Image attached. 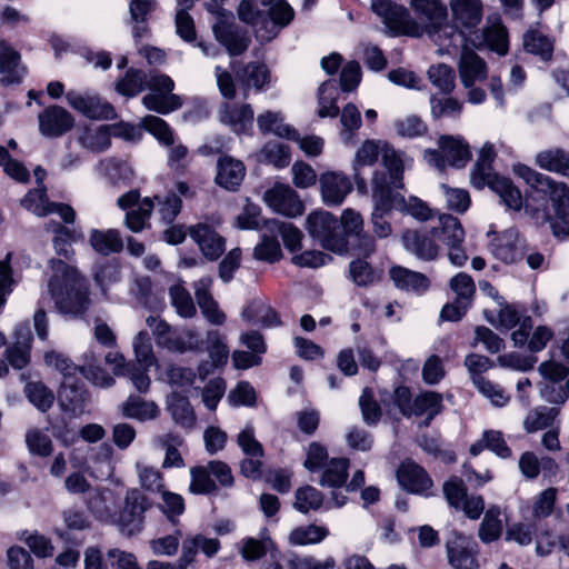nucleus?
I'll list each match as a JSON object with an SVG mask.
<instances>
[{"instance_id":"obj_1","label":"nucleus","mask_w":569,"mask_h":569,"mask_svg":"<svg viewBox=\"0 0 569 569\" xmlns=\"http://www.w3.org/2000/svg\"><path fill=\"white\" fill-rule=\"evenodd\" d=\"M449 10L451 20L447 19L442 26L441 53H450L451 49L460 46L488 48L500 56L507 53L508 34L500 20H489L483 28H479L483 17L481 0H450Z\"/></svg>"},{"instance_id":"obj_2","label":"nucleus","mask_w":569,"mask_h":569,"mask_svg":"<svg viewBox=\"0 0 569 569\" xmlns=\"http://www.w3.org/2000/svg\"><path fill=\"white\" fill-rule=\"evenodd\" d=\"M512 171L530 187V192L522 204L526 212L537 223L550 222L552 232L558 239H568V186L522 163L515 164Z\"/></svg>"},{"instance_id":"obj_3","label":"nucleus","mask_w":569,"mask_h":569,"mask_svg":"<svg viewBox=\"0 0 569 569\" xmlns=\"http://www.w3.org/2000/svg\"><path fill=\"white\" fill-rule=\"evenodd\" d=\"M82 360L83 363L77 366L63 353L54 350L44 353L46 365L62 376L58 399L64 410H76L83 402L84 392L80 385V376L100 388H108L114 383L113 378L104 369L96 366L98 356L92 350L84 352Z\"/></svg>"},{"instance_id":"obj_4","label":"nucleus","mask_w":569,"mask_h":569,"mask_svg":"<svg viewBox=\"0 0 569 569\" xmlns=\"http://www.w3.org/2000/svg\"><path fill=\"white\" fill-rule=\"evenodd\" d=\"M49 268L48 290L57 309L70 315L83 312L89 302L88 286L77 266L52 258Z\"/></svg>"},{"instance_id":"obj_5","label":"nucleus","mask_w":569,"mask_h":569,"mask_svg":"<svg viewBox=\"0 0 569 569\" xmlns=\"http://www.w3.org/2000/svg\"><path fill=\"white\" fill-rule=\"evenodd\" d=\"M267 13L258 9L253 0H242L238 8L241 21L254 28V33L261 42H268L277 37L280 29L293 19V10L284 0H259Z\"/></svg>"},{"instance_id":"obj_6","label":"nucleus","mask_w":569,"mask_h":569,"mask_svg":"<svg viewBox=\"0 0 569 569\" xmlns=\"http://www.w3.org/2000/svg\"><path fill=\"white\" fill-rule=\"evenodd\" d=\"M495 158L493 144L486 142L479 150L478 160L471 173V183L477 189L488 186L508 209L518 211L523 204L522 194L510 179L500 177L492 171L491 163Z\"/></svg>"},{"instance_id":"obj_7","label":"nucleus","mask_w":569,"mask_h":569,"mask_svg":"<svg viewBox=\"0 0 569 569\" xmlns=\"http://www.w3.org/2000/svg\"><path fill=\"white\" fill-rule=\"evenodd\" d=\"M106 497L97 493L89 500V509L102 521L116 523L122 533L132 536L141 531L144 512L149 509L150 502L147 497L137 488L127 490L124 496L123 508L120 513L114 517L103 506Z\"/></svg>"},{"instance_id":"obj_8","label":"nucleus","mask_w":569,"mask_h":569,"mask_svg":"<svg viewBox=\"0 0 569 569\" xmlns=\"http://www.w3.org/2000/svg\"><path fill=\"white\" fill-rule=\"evenodd\" d=\"M459 48L463 50L458 62V72L461 84L467 91V101L471 104H481L486 101L487 93L478 83L488 78L487 63L470 49V46Z\"/></svg>"},{"instance_id":"obj_9","label":"nucleus","mask_w":569,"mask_h":569,"mask_svg":"<svg viewBox=\"0 0 569 569\" xmlns=\"http://www.w3.org/2000/svg\"><path fill=\"white\" fill-rule=\"evenodd\" d=\"M224 1L211 0L208 4V10L216 17L212 30L216 39L231 56H239L248 49L250 39L246 31L236 26L232 12L221 8Z\"/></svg>"},{"instance_id":"obj_10","label":"nucleus","mask_w":569,"mask_h":569,"mask_svg":"<svg viewBox=\"0 0 569 569\" xmlns=\"http://www.w3.org/2000/svg\"><path fill=\"white\" fill-rule=\"evenodd\" d=\"M426 162L442 171L447 166L463 168L471 159L469 144L459 136H441L438 149H427L423 153Z\"/></svg>"},{"instance_id":"obj_11","label":"nucleus","mask_w":569,"mask_h":569,"mask_svg":"<svg viewBox=\"0 0 569 569\" xmlns=\"http://www.w3.org/2000/svg\"><path fill=\"white\" fill-rule=\"evenodd\" d=\"M307 230L325 249L336 253L347 252L348 240L332 213L323 210L311 212L307 218Z\"/></svg>"},{"instance_id":"obj_12","label":"nucleus","mask_w":569,"mask_h":569,"mask_svg":"<svg viewBox=\"0 0 569 569\" xmlns=\"http://www.w3.org/2000/svg\"><path fill=\"white\" fill-rule=\"evenodd\" d=\"M371 9L391 34L421 36V27L411 19L405 7L390 0H371Z\"/></svg>"},{"instance_id":"obj_13","label":"nucleus","mask_w":569,"mask_h":569,"mask_svg":"<svg viewBox=\"0 0 569 569\" xmlns=\"http://www.w3.org/2000/svg\"><path fill=\"white\" fill-rule=\"evenodd\" d=\"M487 320L499 330H510L518 327L511 333V339L516 347H523L526 345L528 332L532 329L530 316L527 315L523 307L518 305H506L500 308L496 319L487 317Z\"/></svg>"},{"instance_id":"obj_14","label":"nucleus","mask_w":569,"mask_h":569,"mask_svg":"<svg viewBox=\"0 0 569 569\" xmlns=\"http://www.w3.org/2000/svg\"><path fill=\"white\" fill-rule=\"evenodd\" d=\"M415 12L425 20V32L438 47L442 40V26L448 18L447 7L441 0H411Z\"/></svg>"},{"instance_id":"obj_15","label":"nucleus","mask_w":569,"mask_h":569,"mask_svg":"<svg viewBox=\"0 0 569 569\" xmlns=\"http://www.w3.org/2000/svg\"><path fill=\"white\" fill-rule=\"evenodd\" d=\"M318 181L321 200L327 206L338 207L342 204L353 189L349 176L338 170L322 172Z\"/></svg>"},{"instance_id":"obj_16","label":"nucleus","mask_w":569,"mask_h":569,"mask_svg":"<svg viewBox=\"0 0 569 569\" xmlns=\"http://www.w3.org/2000/svg\"><path fill=\"white\" fill-rule=\"evenodd\" d=\"M21 204L40 217L57 213L66 223H73L76 220L73 208L66 203L50 202L44 187H39L26 194L21 200Z\"/></svg>"},{"instance_id":"obj_17","label":"nucleus","mask_w":569,"mask_h":569,"mask_svg":"<svg viewBox=\"0 0 569 569\" xmlns=\"http://www.w3.org/2000/svg\"><path fill=\"white\" fill-rule=\"evenodd\" d=\"M266 204L274 212L287 217H297L303 213L305 206L298 193L288 184L277 183L263 194Z\"/></svg>"},{"instance_id":"obj_18","label":"nucleus","mask_w":569,"mask_h":569,"mask_svg":"<svg viewBox=\"0 0 569 569\" xmlns=\"http://www.w3.org/2000/svg\"><path fill=\"white\" fill-rule=\"evenodd\" d=\"M437 230L430 231L406 230L401 236V242L405 249L420 260H435L440 252V247L436 242Z\"/></svg>"},{"instance_id":"obj_19","label":"nucleus","mask_w":569,"mask_h":569,"mask_svg":"<svg viewBox=\"0 0 569 569\" xmlns=\"http://www.w3.org/2000/svg\"><path fill=\"white\" fill-rule=\"evenodd\" d=\"M67 102L76 111L92 119H113L117 113L112 104L94 94L69 91L66 93Z\"/></svg>"},{"instance_id":"obj_20","label":"nucleus","mask_w":569,"mask_h":569,"mask_svg":"<svg viewBox=\"0 0 569 569\" xmlns=\"http://www.w3.org/2000/svg\"><path fill=\"white\" fill-rule=\"evenodd\" d=\"M399 485L407 491L425 497L432 496L433 482L427 471L411 460L403 461L397 470Z\"/></svg>"},{"instance_id":"obj_21","label":"nucleus","mask_w":569,"mask_h":569,"mask_svg":"<svg viewBox=\"0 0 569 569\" xmlns=\"http://www.w3.org/2000/svg\"><path fill=\"white\" fill-rule=\"evenodd\" d=\"M448 561L453 569H477L476 543L467 536L455 535L447 542Z\"/></svg>"},{"instance_id":"obj_22","label":"nucleus","mask_w":569,"mask_h":569,"mask_svg":"<svg viewBox=\"0 0 569 569\" xmlns=\"http://www.w3.org/2000/svg\"><path fill=\"white\" fill-rule=\"evenodd\" d=\"M189 234L208 260H217L226 249L224 238L221 237L212 226L206 222L191 226L189 228Z\"/></svg>"},{"instance_id":"obj_23","label":"nucleus","mask_w":569,"mask_h":569,"mask_svg":"<svg viewBox=\"0 0 569 569\" xmlns=\"http://www.w3.org/2000/svg\"><path fill=\"white\" fill-rule=\"evenodd\" d=\"M218 117L221 123L228 126L233 132L247 133L252 128L254 113L250 104L224 102L220 106Z\"/></svg>"},{"instance_id":"obj_24","label":"nucleus","mask_w":569,"mask_h":569,"mask_svg":"<svg viewBox=\"0 0 569 569\" xmlns=\"http://www.w3.org/2000/svg\"><path fill=\"white\" fill-rule=\"evenodd\" d=\"M491 251L497 259L513 263L522 258L523 244L518 232L515 229H508L495 238Z\"/></svg>"},{"instance_id":"obj_25","label":"nucleus","mask_w":569,"mask_h":569,"mask_svg":"<svg viewBox=\"0 0 569 569\" xmlns=\"http://www.w3.org/2000/svg\"><path fill=\"white\" fill-rule=\"evenodd\" d=\"M220 549L221 543L217 538H209L202 533L188 535L182 541V560L190 565L196 560L199 552L207 558H212Z\"/></svg>"},{"instance_id":"obj_26","label":"nucleus","mask_w":569,"mask_h":569,"mask_svg":"<svg viewBox=\"0 0 569 569\" xmlns=\"http://www.w3.org/2000/svg\"><path fill=\"white\" fill-rule=\"evenodd\" d=\"M73 118L61 107L53 106L46 109L39 116V128L43 136L58 137L70 130Z\"/></svg>"},{"instance_id":"obj_27","label":"nucleus","mask_w":569,"mask_h":569,"mask_svg":"<svg viewBox=\"0 0 569 569\" xmlns=\"http://www.w3.org/2000/svg\"><path fill=\"white\" fill-rule=\"evenodd\" d=\"M387 142L388 141L381 139H367L356 151L351 167L359 188L361 184H365V180L359 177L360 169L373 166L379 156L382 157L385 148H387Z\"/></svg>"},{"instance_id":"obj_28","label":"nucleus","mask_w":569,"mask_h":569,"mask_svg":"<svg viewBox=\"0 0 569 569\" xmlns=\"http://www.w3.org/2000/svg\"><path fill=\"white\" fill-rule=\"evenodd\" d=\"M390 278L398 289L421 295L430 286L429 279L421 272L396 266L390 269Z\"/></svg>"},{"instance_id":"obj_29","label":"nucleus","mask_w":569,"mask_h":569,"mask_svg":"<svg viewBox=\"0 0 569 569\" xmlns=\"http://www.w3.org/2000/svg\"><path fill=\"white\" fill-rule=\"evenodd\" d=\"M246 176V168L240 160L223 157L218 161L216 182L227 189L236 190Z\"/></svg>"},{"instance_id":"obj_30","label":"nucleus","mask_w":569,"mask_h":569,"mask_svg":"<svg viewBox=\"0 0 569 569\" xmlns=\"http://www.w3.org/2000/svg\"><path fill=\"white\" fill-rule=\"evenodd\" d=\"M89 243L99 254L109 256L123 249L122 237L117 229H91Z\"/></svg>"},{"instance_id":"obj_31","label":"nucleus","mask_w":569,"mask_h":569,"mask_svg":"<svg viewBox=\"0 0 569 569\" xmlns=\"http://www.w3.org/2000/svg\"><path fill=\"white\" fill-rule=\"evenodd\" d=\"M0 73L6 84L18 83L23 76L19 52L4 41H0Z\"/></svg>"},{"instance_id":"obj_32","label":"nucleus","mask_w":569,"mask_h":569,"mask_svg":"<svg viewBox=\"0 0 569 569\" xmlns=\"http://www.w3.org/2000/svg\"><path fill=\"white\" fill-rule=\"evenodd\" d=\"M167 409L173 421L183 429L191 430L196 425V413L186 396L172 392L167 399Z\"/></svg>"},{"instance_id":"obj_33","label":"nucleus","mask_w":569,"mask_h":569,"mask_svg":"<svg viewBox=\"0 0 569 569\" xmlns=\"http://www.w3.org/2000/svg\"><path fill=\"white\" fill-rule=\"evenodd\" d=\"M242 318L251 325L264 328L280 326L281 321L277 312L262 300H252L242 311Z\"/></svg>"},{"instance_id":"obj_34","label":"nucleus","mask_w":569,"mask_h":569,"mask_svg":"<svg viewBox=\"0 0 569 569\" xmlns=\"http://www.w3.org/2000/svg\"><path fill=\"white\" fill-rule=\"evenodd\" d=\"M535 163L546 171L569 177V151L563 149L552 148L542 150L536 154Z\"/></svg>"},{"instance_id":"obj_35","label":"nucleus","mask_w":569,"mask_h":569,"mask_svg":"<svg viewBox=\"0 0 569 569\" xmlns=\"http://www.w3.org/2000/svg\"><path fill=\"white\" fill-rule=\"evenodd\" d=\"M382 164L389 172L396 188H402V173L406 168L411 167L412 159L407 157L405 152L396 150L389 142L382 154Z\"/></svg>"},{"instance_id":"obj_36","label":"nucleus","mask_w":569,"mask_h":569,"mask_svg":"<svg viewBox=\"0 0 569 569\" xmlns=\"http://www.w3.org/2000/svg\"><path fill=\"white\" fill-rule=\"evenodd\" d=\"M258 128L262 133H274L278 137L289 140H297V131L284 123V118L281 112L264 111L257 118Z\"/></svg>"},{"instance_id":"obj_37","label":"nucleus","mask_w":569,"mask_h":569,"mask_svg":"<svg viewBox=\"0 0 569 569\" xmlns=\"http://www.w3.org/2000/svg\"><path fill=\"white\" fill-rule=\"evenodd\" d=\"M52 244L56 253L67 260L72 259L74 256L72 243L82 239V232L76 229H70L60 223H56L54 229H52Z\"/></svg>"},{"instance_id":"obj_38","label":"nucleus","mask_w":569,"mask_h":569,"mask_svg":"<svg viewBox=\"0 0 569 569\" xmlns=\"http://www.w3.org/2000/svg\"><path fill=\"white\" fill-rule=\"evenodd\" d=\"M559 409L555 407L538 406L531 409L523 419V429L533 433L553 426Z\"/></svg>"},{"instance_id":"obj_39","label":"nucleus","mask_w":569,"mask_h":569,"mask_svg":"<svg viewBox=\"0 0 569 569\" xmlns=\"http://www.w3.org/2000/svg\"><path fill=\"white\" fill-rule=\"evenodd\" d=\"M110 130L111 127L107 124L86 128L79 137V142L83 148L92 152H102L108 149L111 143Z\"/></svg>"},{"instance_id":"obj_40","label":"nucleus","mask_w":569,"mask_h":569,"mask_svg":"<svg viewBox=\"0 0 569 569\" xmlns=\"http://www.w3.org/2000/svg\"><path fill=\"white\" fill-rule=\"evenodd\" d=\"M206 351L211 361V366L220 368L227 365L230 350L226 338L218 330H209L206 335Z\"/></svg>"},{"instance_id":"obj_41","label":"nucleus","mask_w":569,"mask_h":569,"mask_svg":"<svg viewBox=\"0 0 569 569\" xmlns=\"http://www.w3.org/2000/svg\"><path fill=\"white\" fill-rule=\"evenodd\" d=\"M146 323L151 330L156 345L159 348L173 352L177 330L166 320L157 316H149Z\"/></svg>"},{"instance_id":"obj_42","label":"nucleus","mask_w":569,"mask_h":569,"mask_svg":"<svg viewBox=\"0 0 569 569\" xmlns=\"http://www.w3.org/2000/svg\"><path fill=\"white\" fill-rule=\"evenodd\" d=\"M432 229L437 230L436 238L446 246L462 243L465 239V230L459 219L450 214L440 216L439 226Z\"/></svg>"},{"instance_id":"obj_43","label":"nucleus","mask_w":569,"mask_h":569,"mask_svg":"<svg viewBox=\"0 0 569 569\" xmlns=\"http://www.w3.org/2000/svg\"><path fill=\"white\" fill-rule=\"evenodd\" d=\"M349 469V459L332 458L323 467L320 485L331 488H340L346 483Z\"/></svg>"},{"instance_id":"obj_44","label":"nucleus","mask_w":569,"mask_h":569,"mask_svg":"<svg viewBox=\"0 0 569 569\" xmlns=\"http://www.w3.org/2000/svg\"><path fill=\"white\" fill-rule=\"evenodd\" d=\"M143 106L158 113L167 114L182 106V101L179 96L166 92L150 91L142 98Z\"/></svg>"},{"instance_id":"obj_45","label":"nucleus","mask_w":569,"mask_h":569,"mask_svg":"<svg viewBox=\"0 0 569 569\" xmlns=\"http://www.w3.org/2000/svg\"><path fill=\"white\" fill-rule=\"evenodd\" d=\"M122 413L128 418L146 421L157 418L159 408L152 401H144L139 397L130 396L122 406Z\"/></svg>"},{"instance_id":"obj_46","label":"nucleus","mask_w":569,"mask_h":569,"mask_svg":"<svg viewBox=\"0 0 569 569\" xmlns=\"http://www.w3.org/2000/svg\"><path fill=\"white\" fill-rule=\"evenodd\" d=\"M442 410V396L435 391H426L413 399L412 416H427L428 421Z\"/></svg>"},{"instance_id":"obj_47","label":"nucleus","mask_w":569,"mask_h":569,"mask_svg":"<svg viewBox=\"0 0 569 569\" xmlns=\"http://www.w3.org/2000/svg\"><path fill=\"white\" fill-rule=\"evenodd\" d=\"M237 78L244 89H263L269 82V71L264 64L248 63L241 71L237 72Z\"/></svg>"},{"instance_id":"obj_48","label":"nucleus","mask_w":569,"mask_h":569,"mask_svg":"<svg viewBox=\"0 0 569 569\" xmlns=\"http://www.w3.org/2000/svg\"><path fill=\"white\" fill-rule=\"evenodd\" d=\"M329 535L326 527L308 525L295 528L289 537V543L292 546H306L321 542Z\"/></svg>"},{"instance_id":"obj_49","label":"nucleus","mask_w":569,"mask_h":569,"mask_svg":"<svg viewBox=\"0 0 569 569\" xmlns=\"http://www.w3.org/2000/svg\"><path fill=\"white\" fill-rule=\"evenodd\" d=\"M523 48L527 52L539 56L542 60H549L552 56V41L536 29L528 30L523 36Z\"/></svg>"},{"instance_id":"obj_50","label":"nucleus","mask_w":569,"mask_h":569,"mask_svg":"<svg viewBox=\"0 0 569 569\" xmlns=\"http://www.w3.org/2000/svg\"><path fill=\"white\" fill-rule=\"evenodd\" d=\"M519 469L522 476L527 479H536L540 473V468L550 471L557 468L556 462L549 458L543 457L541 460L531 451L523 452L519 458Z\"/></svg>"},{"instance_id":"obj_51","label":"nucleus","mask_w":569,"mask_h":569,"mask_svg":"<svg viewBox=\"0 0 569 569\" xmlns=\"http://www.w3.org/2000/svg\"><path fill=\"white\" fill-rule=\"evenodd\" d=\"M197 373L191 368L171 366L167 369L163 380L170 385L173 392L188 391L193 386Z\"/></svg>"},{"instance_id":"obj_52","label":"nucleus","mask_w":569,"mask_h":569,"mask_svg":"<svg viewBox=\"0 0 569 569\" xmlns=\"http://www.w3.org/2000/svg\"><path fill=\"white\" fill-rule=\"evenodd\" d=\"M338 89L335 81L329 80L323 82L319 88L318 102L319 110L318 114L321 118L336 117L339 112L337 107Z\"/></svg>"},{"instance_id":"obj_53","label":"nucleus","mask_w":569,"mask_h":569,"mask_svg":"<svg viewBox=\"0 0 569 569\" xmlns=\"http://www.w3.org/2000/svg\"><path fill=\"white\" fill-rule=\"evenodd\" d=\"M169 296L176 312L182 318H192L197 313L190 292L180 283L170 287Z\"/></svg>"},{"instance_id":"obj_54","label":"nucleus","mask_w":569,"mask_h":569,"mask_svg":"<svg viewBox=\"0 0 569 569\" xmlns=\"http://www.w3.org/2000/svg\"><path fill=\"white\" fill-rule=\"evenodd\" d=\"M260 162L273 164L276 168H284L290 163V150L280 142H268L257 156Z\"/></svg>"},{"instance_id":"obj_55","label":"nucleus","mask_w":569,"mask_h":569,"mask_svg":"<svg viewBox=\"0 0 569 569\" xmlns=\"http://www.w3.org/2000/svg\"><path fill=\"white\" fill-rule=\"evenodd\" d=\"M132 347L136 360L142 368L149 369L156 365L157 359L147 331L141 330L134 336Z\"/></svg>"},{"instance_id":"obj_56","label":"nucleus","mask_w":569,"mask_h":569,"mask_svg":"<svg viewBox=\"0 0 569 569\" xmlns=\"http://www.w3.org/2000/svg\"><path fill=\"white\" fill-rule=\"evenodd\" d=\"M147 88V74L141 70L129 69L116 83V90L126 97H134Z\"/></svg>"},{"instance_id":"obj_57","label":"nucleus","mask_w":569,"mask_h":569,"mask_svg":"<svg viewBox=\"0 0 569 569\" xmlns=\"http://www.w3.org/2000/svg\"><path fill=\"white\" fill-rule=\"evenodd\" d=\"M154 204L150 198L140 201L137 208L130 209L126 214V226L132 232L142 231L150 218Z\"/></svg>"},{"instance_id":"obj_58","label":"nucleus","mask_w":569,"mask_h":569,"mask_svg":"<svg viewBox=\"0 0 569 569\" xmlns=\"http://www.w3.org/2000/svg\"><path fill=\"white\" fill-rule=\"evenodd\" d=\"M93 279L97 286L100 288L103 296H108V291L112 284L117 283L121 279L120 268L116 262H104L97 264Z\"/></svg>"},{"instance_id":"obj_59","label":"nucleus","mask_w":569,"mask_h":569,"mask_svg":"<svg viewBox=\"0 0 569 569\" xmlns=\"http://www.w3.org/2000/svg\"><path fill=\"white\" fill-rule=\"evenodd\" d=\"M371 186L372 198L376 204H381V207L390 204L391 190L396 187L389 172L376 170L372 176Z\"/></svg>"},{"instance_id":"obj_60","label":"nucleus","mask_w":569,"mask_h":569,"mask_svg":"<svg viewBox=\"0 0 569 569\" xmlns=\"http://www.w3.org/2000/svg\"><path fill=\"white\" fill-rule=\"evenodd\" d=\"M293 507L302 513L319 509L323 503L322 493L311 486L299 488L295 495Z\"/></svg>"},{"instance_id":"obj_61","label":"nucleus","mask_w":569,"mask_h":569,"mask_svg":"<svg viewBox=\"0 0 569 569\" xmlns=\"http://www.w3.org/2000/svg\"><path fill=\"white\" fill-rule=\"evenodd\" d=\"M26 445L31 455L48 457L53 451L52 440L43 430L32 428L26 433Z\"/></svg>"},{"instance_id":"obj_62","label":"nucleus","mask_w":569,"mask_h":569,"mask_svg":"<svg viewBox=\"0 0 569 569\" xmlns=\"http://www.w3.org/2000/svg\"><path fill=\"white\" fill-rule=\"evenodd\" d=\"M136 471L142 489L149 492H161L164 488L161 472L140 461L136 462Z\"/></svg>"},{"instance_id":"obj_63","label":"nucleus","mask_w":569,"mask_h":569,"mask_svg":"<svg viewBox=\"0 0 569 569\" xmlns=\"http://www.w3.org/2000/svg\"><path fill=\"white\" fill-rule=\"evenodd\" d=\"M342 126L341 138L346 143L351 142L355 132L361 127V114L357 106L348 103L340 114Z\"/></svg>"},{"instance_id":"obj_64","label":"nucleus","mask_w":569,"mask_h":569,"mask_svg":"<svg viewBox=\"0 0 569 569\" xmlns=\"http://www.w3.org/2000/svg\"><path fill=\"white\" fill-rule=\"evenodd\" d=\"M431 83L440 91L449 93L455 89V72L451 67L439 63L431 66L428 70Z\"/></svg>"}]
</instances>
